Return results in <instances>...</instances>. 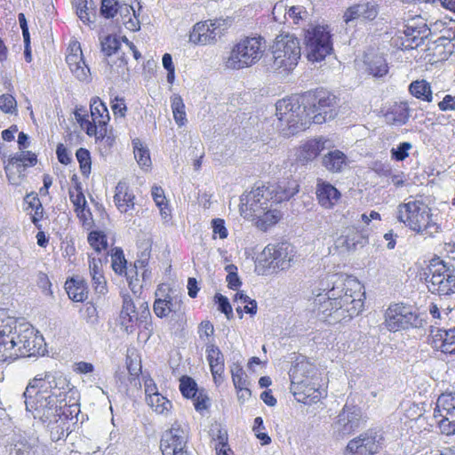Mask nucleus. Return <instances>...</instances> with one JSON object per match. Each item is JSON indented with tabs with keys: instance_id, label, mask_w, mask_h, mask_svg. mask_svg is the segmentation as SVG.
<instances>
[{
	"instance_id": "obj_1",
	"label": "nucleus",
	"mask_w": 455,
	"mask_h": 455,
	"mask_svg": "<svg viewBox=\"0 0 455 455\" xmlns=\"http://www.w3.org/2000/svg\"><path fill=\"white\" fill-rule=\"evenodd\" d=\"M338 98L325 91L303 98L291 96L279 100L275 104L277 127L285 137L295 135L308 128L311 122L321 124L338 115Z\"/></svg>"
},
{
	"instance_id": "obj_2",
	"label": "nucleus",
	"mask_w": 455,
	"mask_h": 455,
	"mask_svg": "<svg viewBox=\"0 0 455 455\" xmlns=\"http://www.w3.org/2000/svg\"><path fill=\"white\" fill-rule=\"evenodd\" d=\"M321 286L319 291H313V310L322 320L347 321L362 311L361 283L355 278L333 274L323 279Z\"/></svg>"
},
{
	"instance_id": "obj_3",
	"label": "nucleus",
	"mask_w": 455,
	"mask_h": 455,
	"mask_svg": "<svg viewBox=\"0 0 455 455\" xmlns=\"http://www.w3.org/2000/svg\"><path fill=\"white\" fill-rule=\"evenodd\" d=\"M70 392L69 381L61 372L37 374L23 394L26 410L34 419L51 424L67 406L66 396Z\"/></svg>"
},
{
	"instance_id": "obj_4",
	"label": "nucleus",
	"mask_w": 455,
	"mask_h": 455,
	"mask_svg": "<svg viewBox=\"0 0 455 455\" xmlns=\"http://www.w3.org/2000/svg\"><path fill=\"white\" fill-rule=\"evenodd\" d=\"M272 207L264 184L243 194L240 199L241 215L245 219L256 220V225L261 230H267L277 223L282 216L279 211Z\"/></svg>"
},
{
	"instance_id": "obj_5",
	"label": "nucleus",
	"mask_w": 455,
	"mask_h": 455,
	"mask_svg": "<svg viewBox=\"0 0 455 455\" xmlns=\"http://www.w3.org/2000/svg\"><path fill=\"white\" fill-rule=\"evenodd\" d=\"M397 219L417 234L434 236L440 226L433 219L431 209L423 201L409 200L398 206Z\"/></svg>"
},
{
	"instance_id": "obj_6",
	"label": "nucleus",
	"mask_w": 455,
	"mask_h": 455,
	"mask_svg": "<svg viewBox=\"0 0 455 455\" xmlns=\"http://www.w3.org/2000/svg\"><path fill=\"white\" fill-rule=\"evenodd\" d=\"M289 376L291 379V391L293 395H301L298 397L302 401L306 397L313 396V399H319L322 393L319 391V383L315 367L307 360L302 359L297 361L290 369Z\"/></svg>"
},
{
	"instance_id": "obj_7",
	"label": "nucleus",
	"mask_w": 455,
	"mask_h": 455,
	"mask_svg": "<svg viewBox=\"0 0 455 455\" xmlns=\"http://www.w3.org/2000/svg\"><path fill=\"white\" fill-rule=\"evenodd\" d=\"M266 50L263 37H244L238 41L225 59V66L231 69H242L257 63Z\"/></svg>"
},
{
	"instance_id": "obj_8",
	"label": "nucleus",
	"mask_w": 455,
	"mask_h": 455,
	"mask_svg": "<svg viewBox=\"0 0 455 455\" xmlns=\"http://www.w3.org/2000/svg\"><path fill=\"white\" fill-rule=\"evenodd\" d=\"M273 61L271 67L275 70H292L301 56L299 39L291 34H281L276 36L272 46Z\"/></svg>"
},
{
	"instance_id": "obj_9",
	"label": "nucleus",
	"mask_w": 455,
	"mask_h": 455,
	"mask_svg": "<svg viewBox=\"0 0 455 455\" xmlns=\"http://www.w3.org/2000/svg\"><path fill=\"white\" fill-rule=\"evenodd\" d=\"M427 283L429 291L439 296L455 293V267L439 258L430 260L427 267Z\"/></svg>"
},
{
	"instance_id": "obj_10",
	"label": "nucleus",
	"mask_w": 455,
	"mask_h": 455,
	"mask_svg": "<svg viewBox=\"0 0 455 455\" xmlns=\"http://www.w3.org/2000/svg\"><path fill=\"white\" fill-rule=\"evenodd\" d=\"M305 44L307 60L319 62L332 51L330 31L327 27L315 26L307 30Z\"/></svg>"
},
{
	"instance_id": "obj_11",
	"label": "nucleus",
	"mask_w": 455,
	"mask_h": 455,
	"mask_svg": "<svg viewBox=\"0 0 455 455\" xmlns=\"http://www.w3.org/2000/svg\"><path fill=\"white\" fill-rule=\"evenodd\" d=\"M295 256L294 246L289 243L267 245L260 254L259 261L268 268L285 270L291 267Z\"/></svg>"
},
{
	"instance_id": "obj_12",
	"label": "nucleus",
	"mask_w": 455,
	"mask_h": 455,
	"mask_svg": "<svg viewBox=\"0 0 455 455\" xmlns=\"http://www.w3.org/2000/svg\"><path fill=\"white\" fill-rule=\"evenodd\" d=\"M188 430L186 426L174 423L161 438L160 449L163 455H193L188 451Z\"/></svg>"
},
{
	"instance_id": "obj_13",
	"label": "nucleus",
	"mask_w": 455,
	"mask_h": 455,
	"mask_svg": "<svg viewBox=\"0 0 455 455\" xmlns=\"http://www.w3.org/2000/svg\"><path fill=\"white\" fill-rule=\"evenodd\" d=\"M228 24L225 20L198 22L189 34V42L194 44H214L227 30Z\"/></svg>"
},
{
	"instance_id": "obj_14",
	"label": "nucleus",
	"mask_w": 455,
	"mask_h": 455,
	"mask_svg": "<svg viewBox=\"0 0 455 455\" xmlns=\"http://www.w3.org/2000/svg\"><path fill=\"white\" fill-rule=\"evenodd\" d=\"M12 333H15V351L20 354L19 357L44 353V337L33 327L27 326L19 333L17 331H12Z\"/></svg>"
},
{
	"instance_id": "obj_15",
	"label": "nucleus",
	"mask_w": 455,
	"mask_h": 455,
	"mask_svg": "<svg viewBox=\"0 0 455 455\" xmlns=\"http://www.w3.org/2000/svg\"><path fill=\"white\" fill-rule=\"evenodd\" d=\"M360 421V409L355 406L345 405L331 424L332 435L339 439L351 435L359 427Z\"/></svg>"
},
{
	"instance_id": "obj_16",
	"label": "nucleus",
	"mask_w": 455,
	"mask_h": 455,
	"mask_svg": "<svg viewBox=\"0 0 455 455\" xmlns=\"http://www.w3.org/2000/svg\"><path fill=\"white\" fill-rule=\"evenodd\" d=\"M6 451L8 455H44L38 438L24 433H13L8 438Z\"/></svg>"
},
{
	"instance_id": "obj_17",
	"label": "nucleus",
	"mask_w": 455,
	"mask_h": 455,
	"mask_svg": "<svg viewBox=\"0 0 455 455\" xmlns=\"http://www.w3.org/2000/svg\"><path fill=\"white\" fill-rule=\"evenodd\" d=\"M386 325L390 331L407 329L415 322L417 315L411 307L403 304L391 305L386 311Z\"/></svg>"
},
{
	"instance_id": "obj_18",
	"label": "nucleus",
	"mask_w": 455,
	"mask_h": 455,
	"mask_svg": "<svg viewBox=\"0 0 455 455\" xmlns=\"http://www.w3.org/2000/svg\"><path fill=\"white\" fill-rule=\"evenodd\" d=\"M368 243L366 235L355 228H347L336 239L334 245L339 252H352L364 247Z\"/></svg>"
},
{
	"instance_id": "obj_19",
	"label": "nucleus",
	"mask_w": 455,
	"mask_h": 455,
	"mask_svg": "<svg viewBox=\"0 0 455 455\" xmlns=\"http://www.w3.org/2000/svg\"><path fill=\"white\" fill-rule=\"evenodd\" d=\"M379 448L377 436L364 434L348 442L344 455H373L378 452Z\"/></svg>"
},
{
	"instance_id": "obj_20",
	"label": "nucleus",
	"mask_w": 455,
	"mask_h": 455,
	"mask_svg": "<svg viewBox=\"0 0 455 455\" xmlns=\"http://www.w3.org/2000/svg\"><path fill=\"white\" fill-rule=\"evenodd\" d=\"M331 147V142L323 137L309 140L297 150L296 160L305 165L315 159L322 151Z\"/></svg>"
},
{
	"instance_id": "obj_21",
	"label": "nucleus",
	"mask_w": 455,
	"mask_h": 455,
	"mask_svg": "<svg viewBox=\"0 0 455 455\" xmlns=\"http://www.w3.org/2000/svg\"><path fill=\"white\" fill-rule=\"evenodd\" d=\"M265 188L269 202H271L272 204L289 200L299 192V185L294 180H283L277 183L265 185Z\"/></svg>"
},
{
	"instance_id": "obj_22",
	"label": "nucleus",
	"mask_w": 455,
	"mask_h": 455,
	"mask_svg": "<svg viewBox=\"0 0 455 455\" xmlns=\"http://www.w3.org/2000/svg\"><path fill=\"white\" fill-rule=\"evenodd\" d=\"M15 333L9 325L0 327V362L13 361L19 358L15 351Z\"/></svg>"
},
{
	"instance_id": "obj_23",
	"label": "nucleus",
	"mask_w": 455,
	"mask_h": 455,
	"mask_svg": "<svg viewBox=\"0 0 455 455\" xmlns=\"http://www.w3.org/2000/svg\"><path fill=\"white\" fill-rule=\"evenodd\" d=\"M316 198L321 206L332 208L340 198V192L331 183L318 180L316 183Z\"/></svg>"
},
{
	"instance_id": "obj_24",
	"label": "nucleus",
	"mask_w": 455,
	"mask_h": 455,
	"mask_svg": "<svg viewBox=\"0 0 455 455\" xmlns=\"http://www.w3.org/2000/svg\"><path fill=\"white\" fill-rule=\"evenodd\" d=\"M205 352L213 379L215 383H220L225 369L223 354L220 348L212 343L206 344Z\"/></svg>"
},
{
	"instance_id": "obj_25",
	"label": "nucleus",
	"mask_w": 455,
	"mask_h": 455,
	"mask_svg": "<svg viewBox=\"0 0 455 455\" xmlns=\"http://www.w3.org/2000/svg\"><path fill=\"white\" fill-rule=\"evenodd\" d=\"M135 196L124 181H119L116 187L114 203L122 213H127L134 209Z\"/></svg>"
},
{
	"instance_id": "obj_26",
	"label": "nucleus",
	"mask_w": 455,
	"mask_h": 455,
	"mask_svg": "<svg viewBox=\"0 0 455 455\" xmlns=\"http://www.w3.org/2000/svg\"><path fill=\"white\" fill-rule=\"evenodd\" d=\"M437 407L446 411V416L440 421V427L445 429L447 422L450 426L448 433H455V394H442L437 399Z\"/></svg>"
},
{
	"instance_id": "obj_27",
	"label": "nucleus",
	"mask_w": 455,
	"mask_h": 455,
	"mask_svg": "<svg viewBox=\"0 0 455 455\" xmlns=\"http://www.w3.org/2000/svg\"><path fill=\"white\" fill-rule=\"evenodd\" d=\"M410 108L406 102H395L384 114L385 122L389 125L401 126L410 118Z\"/></svg>"
},
{
	"instance_id": "obj_28",
	"label": "nucleus",
	"mask_w": 455,
	"mask_h": 455,
	"mask_svg": "<svg viewBox=\"0 0 455 455\" xmlns=\"http://www.w3.org/2000/svg\"><path fill=\"white\" fill-rule=\"evenodd\" d=\"M65 289L74 301L83 302L88 298V287L85 280L79 275L68 278L65 283Z\"/></svg>"
},
{
	"instance_id": "obj_29",
	"label": "nucleus",
	"mask_w": 455,
	"mask_h": 455,
	"mask_svg": "<svg viewBox=\"0 0 455 455\" xmlns=\"http://www.w3.org/2000/svg\"><path fill=\"white\" fill-rule=\"evenodd\" d=\"M89 271L95 292L99 294L107 293V281L102 272L101 260L89 256Z\"/></svg>"
},
{
	"instance_id": "obj_30",
	"label": "nucleus",
	"mask_w": 455,
	"mask_h": 455,
	"mask_svg": "<svg viewBox=\"0 0 455 455\" xmlns=\"http://www.w3.org/2000/svg\"><path fill=\"white\" fill-rule=\"evenodd\" d=\"M322 164L329 172H339L347 165V158L343 152L336 149L324 155Z\"/></svg>"
},
{
	"instance_id": "obj_31",
	"label": "nucleus",
	"mask_w": 455,
	"mask_h": 455,
	"mask_svg": "<svg viewBox=\"0 0 455 455\" xmlns=\"http://www.w3.org/2000/svg\"><path fill=\"white\" fill-rule=\"evenodd\" d=\"M48 427H50L52 441L58 442L68 436V422L67 412L63 411L56 419H53L51 424H48Z\"/></svg>"
},
{
	"instance_id": "obj_32",
	"label": "nucleus",
	"mask_w": 455,
	"mask_h": 455,
	"mask_svg": "<svg viewBox=\"0 0 455 455\" xmlns=\"http://www.w3.org/2000/svg\"><path fill=\"white\" fill-rule=\"evenodd\" d=\"M410 93L421 100L431 102L433 100V93L430 84L426 80H416L409 85Z\"/></svg>"
},
{
	"instance_id": "obj_33",
	"label": "nucleus",
	"mask_w": 455,
	"mask_h": 455,
	"mask_svg": "<svg viewBox=\"0 0 455 455\" xmlns=\"http://www.w3.org/2000/svg\"><path fill=\"white\" fill-rule=\"evenodd\" d=\"M171 107L172 110L175 123L180 126H183L187 122V114L185 111V104L181 96L174 94L171 98Z\"/></svg>"
},
{
	"instance_id": "obj_34",
	"label": "nucleus",
	"mask_w": 455,
	"mask_h": 455,
	"mask_svg": "<svg viewBox=\"0 0 455 455\" xmlns=\"http://www.w3.org/2000/svg\"><path fill=\"white\" fill-rule=\"evenodd\" d=\"M435 337L443 341V352L455 354V328L450 330L439 329Z\"/></svg>"
},
{
	"instance_id": "obj_35",
	"label": "nucleus",
	"mask_w": 455,
	"mask_h": 455,
	"mask_svg": "<svg viewBox=\"0 0 455 455\" xmlns=\"http://www.w3.org/2000/svg\"><path fill=\"white\" fill-rule=\"evenodd\" d=\"M68 193L70 201L75 207V212L77 213V216H84L87 203L84 195L83 194L81 185L77 183L75 187V191L70 189Z\"/></svg>"
},
{
	"instance_id": "obj_36",
	"label": "nucleus",
	"mask_w": 455,
	"mask_h": 455,
	"mask_svg": "<svg viewBox=\"0 0 455 455\" xmlns=\"http://www.w3.org/2000/svg\"><path fill=\"white\" fill-rule=\"evenodd\" d=\"M94 9L92 0H78L76 3V14L84 23L92 22L91 17L95 18Z\"/></svg>"
},
{
	"instance_id": "obj_37",
	"label": "nucleus",
	"mask_w": 455,
	"mask_h": 455,
	"mask_svg": "<svg viewBox=\"0 0 455 455\" xmlns=\"http://www.w3.org/2000/svg\"><path fill=\"white\" fill-rule=\"evenodd\" d=\"M90 108L92 119L95 124L103 123V120H109L108 110L99 98L92 100Z\"/></svg>"
},
{
	"instance_id": "obj_38",
	"label": "nucleus",
	"mask_w": 455,
	"mask_h": 455,
	"mask_svg": "<svg viewBox=\"0 0 455 455\" xmlns=\"http://www.w3.org/2000/svg\"><path fill=\"white\" fill-rule=\"evenodd\" d=\"M367 67L369 73L373 76H383L388 70L386 60L380 55L367 60Z\"/></svg>"
},
{
	"instance_id": "obj_39",
	"label": "nucleus",
	"mask_w": 455,
	"mask_h": 455,
	"mask_svg": "<svg viewBox=\"0 0 455 455\" xmlns=\"http://www.w3.org/2000/svg\"><path fill=\"white\" fill-rule=\"evenodd\" d=\"M36 156L32 152L21 151L20 153L15 154L9 159L8 164L5 166V171L6 172H8L9 167L18 163H21L22 166L24 167L28 165L33 166L36 164Z\"/></svg>"
},
{
	"instance_id": "obj_40",
	"label": "nucleus",
	"mask_w": 455,
	"mask_h": 455,
	"mask_svg": "<svg viewBox=\"0 0 455 455\" xmlns=\"http://www.w3.org/2000/svg\"><path fill=\"white\" fill-rule=\"evenodd\" d=\"M147 403L159 414L166 413L172 407V403L162 395H155L146 398Z\"/></svg>"
},
{
	"instance_id": "obj_41",
	"label": "nucleus",
	"mask_w": 455,
	"mask_h": 455,
	"mask_svg": "<svg viewBox=\"0 0 455 455\" xmlns=\"http://www.w3.org/2000/svg\"><path fill=\"white\" fill-rule=\"evenodd\" d=\"M133 153L134 157L140 166L148 167L151 164L149 151L147 148L143 147L140 140H133Z\"/></svg>"
},
{
	"instance_id": "obj_42",
	"label": "nucleus",
	"mask_w": 455,
	"mask_h": 455,
	"mask_svg": "<svg viewBox=\"0 0 455 455\" xmlns=\"http://www.w3.org/2000/svg\"><path fill=\"white\" fill-rule=\"evenodd\" d=\"M361 20L372 21L379 14V6L373 2L358 4Z\"/></svg>"
},
{
	"instance_id": "obj_43",
	"label": "nucleus",
	"mask_w": 455,
	"mask_h": 455,
	"mask_svg": "<svg viewBox=\"0 0 455 455\" xmlns=\"http://www.w3.org/2000/svg\"><path fill=\"white\" fill-rule=\"evenodd\" d=\"M180 390L183 396L191 398L196 396L198 389L196 381L192 378L182 376L180 379Z\"/></svg>"
},
{
	"instance_id": "obj_44",
	"label": "nucleus",
	"mask_w": 455,
	"mask_h": 455,
	"mask_svg": "<svg viewBox=\"0 0 455 455\" xmlns=\"http://www.w3.org/2000/svg\"><path fill=\"white\" fill-rule=\"evenodd\" d=\"M101 51L107 57H111L118 52L120 42L114 36H107L100 43Z\"/></svg>"
},
{
	"instance_id": "obj_45",
	"label": "nucleus",
	"mask_w": 455,
	"mask_h": 455,
	"mask_svg": "<svg viewBox=\"0 0 455 455\" xmlns=\"http://www.w3.org/2000/svg\"><path fill=\"white\" fill-rule=\"evenodd\" d=\"M90 245L97 251L100 252L108 247V240L104 234L98 231H92L88 235Z\"/></svg>"
},
{
	"instance_id": "obj_46",
	"label": "nucleus",
	"mask_w": 455,
	"mask_h": 455,
	"mask_svg": "<svg viewBox=\"0 0 455 455\" xmlns=\"http://www.w3.org/2000/svg\"><path fill=\"white\" fill-rule=\"evenodd\" d=\"M76 156L80 164L82 173L88 176L91 172L92 165L90 152L85 148H80L76 151Z\"/></svg>"
},
{
	"instance_id": "obj_47",
	"label": "nucleus",
	"mask_w": 455,
	"mask_h": 455,
	"mask_svg": "<svg viewBox=\"0 0 455 455\" xmlns=\"http://www.w3.org/2000/svg\"><path fill=\"white\" fill-rule=\"evenodd\" d=\"M435 43L437 45L448 48V51L451 52L455 47V24L453 28L443 31V34L435 40Z\"/></svg>"
},
{
	"instance_id": "obj_48",
	"label": "nucleus",
	"mask_w": 455,
	"mask_h": 455,
	"mask_svg": "<svg viewBox=\"0 0 455 455\" xmlns=\"http://www.w3.org/2000/svg\"><path fill=\"white\" fill-rule=\"evenodd\" d=\"M231 375L235 388L248 386L246 375L241 365L234 363L231 366Z\"/></svg>"
},
{
	"instance_id": "obj_49",
	"label": "nucleus",
	"mask_w": 455,
	"mask_h": 455,
	"mask_svg": "<svg viewBox=\"0 0 455 455\" xmlns=\"http://www.w3.org/2000/svg\"><path fill=\"white\" fill-rule=\"evenodd\" d=\"M119 4H120L116 0H101V15L106 19L114 18L118 12Z\"/></svg>"
},
{
	"instance_id": "obj_50",
	"label": "nucleus",
	"mask_w": 455,
	"mask_h": 455,
	"mask_svg": "<svg viewBox=\"0 0 455 455\" xmlns=\"http://www.w3.org/2000/svg\"><path fill=\"white\" fill-rule=\"evenodd\" d=\"M80 314L88 323L94 324L98 321L97 308L92 303L84 304L80 309Z\"/></svg>"
},
{
	"instance_id": "obj_51",
	"label": "nucleus",
	"mask_w": 455,
	"mask_h": 455,
	"mask_svg": "<svg viewBox=\"0 0 455 455\" xmlns=\"http://www.w3.org/2000/svg\"><path fill=\"white\" fill-rule=\"evenodd\" d=\"M287 16L293 20V23L299 24V20L307 18L308 12L304 6L296 5L288 9L285 12V17Z\"/></svg>"
},
{
	"instance_id": "obj_52",
	"label": "nucleus",
	"mask_w": 455,
	"mask_h": 455,
	"mask_svg": "<svg viewBox=\"0 0 455 455\" xmlns=\"http://www.w3.org/2000/svg\"><path fill=\"white\" fill-rule=\"evenodd\" d=\"M412 145L410 142H402L397 148H393L391 149L392 158L396 161H403L408 156V151L411 149Z\"/></svg>"
},
{
	"instance_id": "obj_53",
	"label": "nucleus",
	"mask_w": 455,
	"mask_h": 455,
	"mask_svg": "<svg viewBox=\"0 0 455 455\" xmlns=\"http://www.w3.org/2000/svg\"><path fill=\"white\" fill-rule=\"evenodd\" d=\"M17 102L11 94H3L0 96V109L5 113H13L16 111Z\"/></svg>"
},
{
	"instance_id": "obj_54",
	"label": "nucleus",
	"mask_w": 455,
	"mask_h": 455,
	"mask_svg": "<svg viewBox=\"0 0 455 455\" xmlns=\"http://www.w3.org/2000/svg\"><path fill=\"white\" fill-rule=\"evenodd\" d=\"M29 207H31L32 210H34L31 220L37 228H40L41 225L39 224V221L42 220L44 213V208L42 206V204L40 203L38 198H34L33 202L29 203Z\"/></svg>"
},
{
	"instance_id": "obj_55",
	"label": "nucleus",
	"mask_w": 455,
	"mask_h": 455,
	"mask_svg": "<svg viewBox=\"0 0 455 455\" xmlns=\"http://www.w3.org/2000/svg\"><path fill=\"white\" fill-rule=\"evenodd\" d=\"M215 302L218 304V309L225 314L228 319H230L233 315V311L228 298L220 293H217L215 295Z\"/></svg>"
},
{
	"instance_id": "obj_56",
	"label": "nucleus",
	"mask_w": 455,
	"mask_h": 455,
	"mask_svg": "<svg viewBox=\"0 0 455 455\" xmlns=\"http://www.w3.org/2000/svg\"><path fill=\"white\" fill-rule=\"evenodd\" d=\"M70 71L80 81H86L90 76V68L84 60L79 64L72 67Z\"/></svg>"
},
{
	"instance_id": "obj_57",
	"label": "nucleus",
	"mask_w": 455,
	"mask_h": 455,
	"mask_svg": "<svg viewBox=\"0 0 455 455\" xmlns=\"http://www.w3.org/2000/svg\"><path fill=\"white\" fill-rule=\"evenodd\" d=\"M212 228L213 237L218 235L220 239H225L228 235V229L225 226V220L222 219H213L212 220Z\"/></svg>"
},
{
	"instance_id": "obj_58",
	"label": "nucleus",
	"mask_w": 455,
	"mask_h": 455,
	"mask_svg": "<svg viewBox=\"0 0 455 455\" xmlns=\"http://www.w3.org/2000/svg\"><path fill=\"white\" fill-rule=\"evenodd\" d=\"M212 440L216 442L215 446L228 445V433L220 426H215L211 429Z\"/></svg>"
},
{
	"instance_id": "obj_59",
	"label": "nucleus",
	"mask_w": 455,
	"mask_h": 455,
	"mask_svg": "<svg viewBox=\"0 0 455 455\" xmlns=\"http://www.w3.org/2000/svg\"><path fill=\"white\" fill-rule=\"evenodd\" d=\"M154 312L158 317H164L170 312L176 311L174 307H169L168 304L165 302V299H156L154 303Z\"/></svg>"
},
{
	"instance_id": "obj_60",
	"label": "nucleus",
	"mask_w": 455,
	"mask_h": 455,
	"mask_svg": "<svg viewBox=\"0 0 455 455\" xmlns=\"http://www.w3.org/2000/svg\"><path fill=\"white\" fill-rule=\"evenodd\" d=\"M126 260L122 251H116L112 255V267L116 273L122 274L125 268Z\"/></svg>"
},
{
	"instance_id": "obj_61",
	"label": "nucleus",
	"mask_w": 455,
	"mask_h": 455,
	"mask_svg": "<svg viewBox=\"0 0 455 455\" xmlns=\"http://www.w3.org/2000/svg\"><path fill=\"white\" fill-rule=\"evenodd\" d=\"M121 324L128 333L134 331V323L139 321L138 314L121 315Z\"/></svg>"
},
{
	"instance_id": "obj_62",
	"label": "nucleus",
	"mask_w": 455,
	"mask_h": 455,
	"mask_svg": "<svg viewBox=\"0 0 455 455\" xmlns=\"http://www.w3.org/2000/svg\"><path fill=\"white\" fill-rule=\"evenodd\" d=\"M355 20H361L358 4L348 7L343 15V20L347 25Z\"/></svg>"
},
{
	"instance_id": "obj_63",
	"label": "nucleus",
	"mask_w": 455,
	"mask_h": 455,
	"mask_svg": "<svg viewBox=\"0 0 455 455\" xmlns=\"http://www.w3.org/2000/svg\"><path fill=\"white\" fill-rule=\"evenodd\" d=\"M193 398L194 405L197 411L207 409L209 398L203 391L197 390L196 396Z\"/></svg>"
},
{
	"instance_id": "obj_64",
	"label": "nucleus",
	"mask_w": 455,
	"mask_h": 455,
	"mask_svg": "<svg viewBox=\"0 0 455 455\" xmlns=\"http://www.w3.org/2000/svg\"><path fill=\"white\" fill-rule=\"evenodd\" d=\"M438 108L441 111L455 110V96L445 95L443 100L438 103Z\"/></svg>"
}]
</instances>
